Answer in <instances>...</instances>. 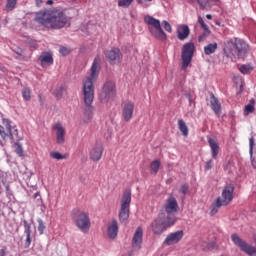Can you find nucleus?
Here are the masks:
<instances>
[{"mask_svg":"<svg viewBox=\"0 0 256 256\" xmlns=\"http://www.w3.org/2000/svg\"><path fill=\"white\" fill-rule=\"evenodd\" d=\"M195 53V44L193 42H188L182 47V70L185 71L193 61V54Z\"/></svg>","mask_w":256,"mask_h":256,"instance_id":"6e6552de","label":"nucleus"},{"mask_svg":"<svg viewBox=\"0 0 256 256\" xmlns=\"http://www.w3.org/2000/svg\"><path fill=\"white\" fill-rule=\"evenodd\" d=\"M144 1H148V2H151V1H153V0H144Z\"/></svg>","mask_w":256,"mask_h":256,"instance_id":"680f3d73","label":"nucleus"},{"mask_svg":"<svg viewBox=\"0 0 256 256\" xmlns=\"http://www.w3.org/2000/svg\"><path fill=\"white\" fill-rule=\"evenodd\" d=\"M180 193L182 195H187V193H189V185L187 184H183L181 187H180Z\"/></svg>","mask_w":256,"mask_h":256,"instance_id":"37998d69","label":"nucleus"},{"mask_svg":"<svg viewBox=\"0 0 256 256\" xmlns=\"http://www.w3.org/2000/svg\"><path fill=\"white\" fill-rule=\"evenodd\" d=\"M217 47H218V45L216 42L206 45L204 47L205 55H213V53H215L217 51Z\"/></svg>","mask_w":256,"mask_h":256,"instance_id":"cd10ccee","label":"nucleus"},{"mask_svg":"<svg viewBox=\"0 0 256 256\" xmlns=\"http://www.w3.org/2000/svg\"><path fill=\"white\" fill-rule=\"evenodd\" d=\"M116 95L115 83L106 82L102 88L100 93V101L101 103H109L113 97Z\"/></svg>","mask_w":256,"mask_h":256,"instance_id":"1a4fd4ad","label":"nucleus"},{"mask_svg":"<svg viewBox=\"0 0 256 256\" xmlns=\"http://www.w3.org/2000/svg\"><path fill=\"white\" fill-rule=\"evenodd\" d=\"M133 3V0H130Z\"/></svg>","mask_w":256,"mask_h":256,"instance_id":"e2e57ef3","label":"nucleus"},{"mask_svg":"<svg viewBox=\"0 0 256 256\" xmlns=\"http://www.w3.org/2000/svg\"><path fill=\"white\" fill-rule=\"evenodd\" d=\"M100 63L101 60L97 56L92 63L90 77H88L83 83L84 103L86 105L84 115L87 119H92L93 112L95 111V108L91 106L93 99H95V88L93 87V83H95V81H97V77H99V72L101 71Z\"/></svg>","mask_w":256,"mask_h":256,"instance_id":"f257e3e1","label":"nucleus"},{"mask_svg":"<svg viewBox=\"0 0 256 256\" xmlns=\"http://www.w3.org/2000/svg\"><path fill=\"white\" fill-rule=\"evenodd\" d=\"M206 19L211 20V19H213V16H212L211 14H207V15H206Z\"/></svg>","mask_w":256,"mask_h":256,"instance_id":"5fc2aeb1","label":"nucleus"},{"mask_svg":"<svg viewBox=\"0 0 256 256\" xmlns=\"http://www.w3.org/2000/svg\"><path fill=\"white\" fill-rule=\"evenodd\" d=\"M14 53L17 55L16 59H23V57H25V55L23 54V49H21L20 47L14 49Z\"/></svg>","mask_w":256,"mask_h":256,"instance_id":"a19ab883","label":"nucleus"},{"mask_svg":"<svg viewBox=\"0 0 256 256\" xmlns=\"http://www.w3.org/2000/svg\"><path fill=\"white\" fill-rule=\"evenodd\" d=\"M209 35H211V30H208V32L205 31L202 35H200L198 37L199 43H201L202 41H205V39H207V37H209Z\"/></svg>","mask_w":256,"mask_h":256,"instance_id":"79ce46f5","label":"nucleus"},{"mask_svg":"<svg viewBox=\"0 0 256 256\" xmlns=\"http://www.w3.org/2000/svg\"><path fill=\"white\" fill-rule=\"evenodd\" d=\"M178 207L177 200L174 197H170L167 199L164 211L167 213L168 217H171L172 213H177Z\"/></svg>","mask_w":256,"mask_h":256,"instance_id":"2eb2a0df","label":"nucleus"},{"mask_svg":"<svg viewBox=\"0 0 256 256\" xmlns=\"http://www.w3.org/2000/svg\"><path fill=\"white\" fill-rule=\"evenodd\" d=\"M107 233L110 239H115V237H117V234L119 233V226L117 225V220H113L112 224L108 226Z\"/></svg>","mask_w":256,"mask_h":256,"instance_id":"5701e85b","label":"nucleus"},{"mask_svg":"<svg viewBox=\"0 0 256 256\" xmlns=\"http://www.w3.org/2000/svg\"><path fill=\"white\" fill-rule=\"evenodd\" d=\"M50 156L52 157V159H57V161H61V159H67L65 155H62L59 152H51Z\"/></svg>","mask_w":256,"mask_h":256,"instance_id":"4c0bfd02","label":"nucleus"},{"mask_svg":"<svg viewBox=\"0 0 256 256\" xmlns=\"http://www.w3.org/2000/svg\"><path fill=\"white\" fill-rule=\"evenodd\" d=\"M208 143L211 148L213 159H217V155H219V144L213 138H208Z\"/></svg>","mask_w":256,"mask_h":256,"instance_id":"393cba45","label":"nucleus"},{"mask_svg":"<svg viewBox=\"0 0 256 256\" xmlns=\"http://www.w3.org/2000/svg\"><path fill=\"white\" fill-rule=\"evenodd\" d=\"M15 153L18 154V157H25V151H23V146L19 142L14 143Z\"/></svg>","mask_w":256,"mask_h":256,"instance_id":"2f4dec72","label":"nucleus"},{"mask_svg":"<svg viewBox=\"0 0 256 256\" xmlns=\"http://www.w3.org/2000/svg\"><path fill=\"white\" fill-rule=\"evenodd\" d=\"M39 197H41V194H39V192H36L34 194V199H39Z\"/></svg>","mask_w":256,"mask_h":256,"instance_id":"864d4df0","label":"nucleus"},{"mask_svg":"<svg viewBox=\"0 0 256 256\" xmlns=\"http://www.w3.org/2000/svg\"><path fill=\"white\" fill-rule=\"evenodd\" d=\"M191 33V30L189 29V26L183 24L178 27L177 30V37L180 41H185L189 37Z\"/></svg>","mask_w":256,"mask_h":256,"instance_id":"aec40b11","label":"nucleus"},{"mask_svg":"<svg viewBox=\"0 0 256 256\" xmlns=\"http://www.w3.org/2000/svg\"><path fill=\"white\" fill-rule=\"evenodd\" d=\"M216 25L221 26V22L216 21Z\"/></svg>","mask_w":256,"mask_h":256,"instance_id":"13d9d810","label":"nucleus"},{"mask_svg":"<svg viewBox=\"0 0 256 256\" xmlns=\"http://www.w3.org/2000/svg\"><path fill=\"white\" fill-rule=\"evenodd\" d=\"M35 21L48 29H61L67 25V15L60 10H41L36 13Z\"/></svg>","mask_w":256,"mask_h":256,"instance_id":"f03ea898","label":"nucleus"},{"mask_svg":"<svg viewBox=\"0 0 256 256\" xmlns=\"http://www.w3.org/2000/svg\"><path fill=\"white\" fill-rule=\"evenodd\" d=\"M17 6V0H7L6 9L8 11H13Z\"/></svg>","mask_w":256,"mask_h":256,"instance_id":"e433bc0d","label":"nucleus"},{"mask_svg":"<svg viewBox=\"0 0 256 256\" xmlns=\"http://www.w3.org/2000/svg\"><path fill=\"white\" fill-rule=\"evenodd\" d=\"M22 96H23L24 101H30L31 100V90L29 88H23Z\"/></svg>","mask_w":256,"mask_h":256,"instance_id":"f704fd0d","label":"nucleus"},{"mask_svg":"<svg viewBox=\"0 0 256 256\" xmlns=\"http://www.w3.org/2000/svg\"><path fill=\"white\" fill-rule=\"evenodd\" d=\"M104 54L110 65H119L123 59V54H121V50H119V48L106 50Z\"/></svg>","mask_w":256,"mask_h":256,"instance_id":"9b49d317","label":"nucleus"},{"mask_svg":"<svg viewBox=\"0 0 256 256\" xmlns=\"http://www.w3.org/2000/svg\"><path fill=\"white\" fill-rule=\"evenodd\" d=\"M232 242L236 247H239L240 250L243 251V253H246L247 255H255L256 253V248L247 244V242L241 237H239L237 234H232L231 235Z\"/></svg>","mask_w":256,"mask_h":256,"instance_id":"9d476101","label":"nucleus"},{"mask_svg":"<svg viewBox=\"0 0 256 256\" xmlns=\"http://www.w3.org/2000/svg\"><path fill=\"white\" fill-rule=\"evenodd\" d=\"M178 127L184 137H187V135H189V128L187 127V124L183 119L178 120Z\"/></svg>","mask_w":256,"mask_h":256,"instance_id":"c85d7f7f","label":"nucleus"},{"mask_svg":"<svg viewBox=\"0 0 256 256\" xmlns=\"http://www.w3.org/2000/svg\"><path fill=\"white\" fill-rule=\"evenodd\" d=\"M235 191V186L233 184L226 185L222 191L221 197L217 198L216 202L212 204L211 214L215 215L219 211V207L229 205L233 201V193Z\"/></svg>","mask_w":256,"mask_h":256,"instance_id":"20e7f679","label":"nucleus"},{"mask_svg":"<svg viewBox=\"0 0 256 256\" xmlns=\"http://www.w3.org/2000/svg\"><path fill=\"white\" fill-rule=\"evenodd\" d=\"M198 23H200V25L204 31H207V33H209V26L207 24H205L203 17H201V16L198 17Z\"/></svg>","mask_w":256,"mask_h":256,"instance_id":"ea45409f","label":"nucleus"},{"mask_svg":"<svg viewBox=\"0 0 256 256\" xmlns=\"http://www.w3.org/2000/svg\"><path fill=\"white\" fill-rule=\"evenodd\" d=\"M135 109V105L133 102H126L123 107V118L124 121H131V118L133 117V111Z\"/></svg>","mask_w":256,"mask_h":256,"instance_id":"f3484780","label":"nucleus"},{"mask_svg":"<svg viewBox=\"0 0 256 256\" xmlns=\"http://www.w3.org/2000/svg\"><path fill=\"white\" fill-rule=\"evenodd\" d=\"M213 168V160L210 159L206 162V165H205V171H209L210 169Z\"/></svg>","mask_w":256,"mask_h":256,"instance_id":"de8ad7c7","label":"nucleus"},{"mask_svg":"<svg viewBox=\"0 0 256 256\" xmlns=\"http://www.w3.org/2000/svg\"><path fill=\"white\" fill-rule=\"evenodd\" d=\"M239 71L243 75H249V73H251L253 71V66H251L250 64H244V65L240 66Z\"/></svg>","mask_w":256,"mask_h":256,"instance_id":"7c9ffc66","label":"nucleus"},{"mask_svg":"<svg viewBox=\"0 0 256 256\" xmlns=\"http://www.w3.org/2000/svg\"><path fill=\"white\" fill-rule=\"evenodd\" d=\"M160 166H161V162H159V160L153 161L150 165L151 171H153V173H155V175H157V173H159Z\"/></svg>","mask_w":256,"mask_h":256,"instance_id":"473e14b6","label":"nucleus"},{"mask_svg":"<svg viewBox=\"0 0 256 256\" xmlns=\"http://www.w3.org/2000/svg\"><path fill=\"white\" fill-rule=\"evenodd\" d=\"M103 156V144L96 142L95 146L90 151V159L92 161H99Z\"/></svg>","mask_w":256,"mask_h":256,"instance_id":"dca6fc26","label":"nucleus"},{"mask_svg":"<svg viewBox=\"0 0 256 256\" xmlns=\"http://www.w3.org/2000/svg\"><path fill=\"white\" fill-rule=\"evenodd\" d=\"M183 235V230L170 233L164 240V245H176V243H179L183 239Z\"/></svg>","mask_w":256,"mask_h":256,"instance_id":"f8f14e48","label":"nucleus"},{"mask_svg":"<svg viewBox=\"0 0 256 256\" xmlns=\"http://www.w3.org/2000/svg\"><path fill=\"white\" fill-rule=\"evenodd\" d=\"M175 221V217L172 216H167L165 220L161 219V216H159V218L151 223L152 233H154V235H161V233L167 231L169 227H173Z\"/></svg>","mask_w":256,"mask_h":256,"instance_id":"0eeeda50","label":"nucleus"},{"mask_svg":"<svg viewBox=\"0 0 256 256\" xmlns=\"http://www.w3.org/2000/svg\"><path fill=\"white\" fill-rule=\"evenodd\" d=\"M46 5H53V0H48V1L46 2Z\"/></svg>","mask_w":256,"mask_h":256,"instance_id":"4d7b16f0","label":"nucleus"},{"mask_svg":"<svg viewBox=\"0 0 256 256\" xmlns=\"http://www.w3.org/2000/svg\"><path fill=\"white\" fill-rule=\"evenodd\" d=\"M210 105L215 115H221V103H219V99H217L213 93L210 94Z\"/></svg>","mask_w":256,"mask_h":256,"instance_id":"412c9836","label":"nucleus"},{"mask_svg":"<svg viewBox=\"0 0 256 256\" xmlns=\"http://www.w3.org/2000/svg\"><path fill=\"white\" fill-rule=\"evenodd\" d=\"M212 1H214V3H217V1H219V0H212Z\"/></svg>","mask_w":256,"mask_h":256,"instance_id":"052dcab7","label":"nucleus"},{"mask_svg":"<svg viewBox=\"0 0 256 256\" xmlns=\"http://www.w3.org/2000/svg\"><path fill=\"white\" fill-rule=\"evenodd\" d=\"M2 123L5 125L6 130L8 131V137H10V139H17L18 141H21V137H19V130L11 126V120L3 118Z\"/></svg>","mask_w":256,"mask_h":256,"instance_id":"ddd939ff","label":"nucleus"},{"mask_svg":"<svg viewBox=\"0 0 256 256\" xmlns=\"http://www.w3.org/2000/svg\"><path fill=\"white\" fill-rule=\"evenodd\" d=\"M187 98H188V101H189V103L191 105V103H193V98L191 97L190 94H187Z\"/></svg>","mask_w":256,"mask_h":256,"instance_id":"603ef678","label":"nucleus"},{"mask_svg":"<svg viewBox=\"0 0 256 256\" xmlns=\"http://www.w3.org/2000/svg\"><path fill=\"white\" fill-rule=\"evenodd\" d=\"M64 91H65V86H60L58 89L54 91V95H56L57 99H61L63 97Z\"/></svg>","mask_w":256,"mask_h":256,"instance_id":"58836bf2","label":"nucleus"},{"mask_svg":"<svg viewBox=\"0 0 256 256\" xmlns=\"http://www.w3.org/2000/svg\"><path fill=\"white\" fill-rule=\"evenodd\" d=\"M36 1V5H41V3H43V0H35Z\"/></svg>","mask_w":256,"mask_h":256,"instance_id":"6e6d98bb","label":"nucleus"},{"mask_svg":"<svg viewBox=\"0 0 256 256\" xmlns=\"http://www.w3.org/2000/svg\"><path fill=\"white\" fill-rule=\"evenodd\" d=\"M131 3H133L131 0H119L118 7H122L123 9H129V7H131Z\"/></svg>","mask_w":256,"mask_h":256,"instance_id":"72a5a7b5","label":"nucleus"},{"mask_svg":"<svg viewBox=\"0 0 256 256\" xmlns=\"http://www.w3.org/2000/svg\"><path fill=\"white\" fill-rule=\"evenodd\" d=\"M59 53H61V55H69L70 50L69 48L65 47V46H60L59 48Z\"/></svg>","mask_w":256,"mask_h":256,"instance_id":"c03bdc74","label":"nucleus"},{"mask_svg":"<svg viewBox=\"0 0 256 256\" xmlns=\"http://www.w3.org/2000/svg\"><path fill=\"white\" fill-rule=\"evenodd\" d=\"M199 5H201V7H203V2L198 1Z\"/></svg>","mask_w":256,"mask_h":256,"instance_id":"bf43d9fd","label":"nucleus"},{"mask_svg":"<svg viewBox=\"0 0 256 256\" xmlns=\"http://www.w3.org/2000/svg\"><path fill=\"white\" fill-rule=\"evenodd\" d=\"M141 243H143V229H141V227H138L132 238L133 249L135 251H139V249H141Z\"/></svg>","mask_w":256,"mask_h":256,"instance_id":"4468645a","label":"nucleus"},{"mask_svg":"<svg viewBox=\"0 0 256 256\" xmlns=\"http://www.w3.org/2000/svg\"><path fill=\"white\" fill-rule=\"evenodd\" d=\"M253 147H255V138L251 137L249 139V155H250L252 167L256 169V161L253 159Z\"/></svg>","mask_w":256,"mask_h":256,"instance_id":"bb28decb","label":"nucleus"},{"mask_svg":"<svg viewBox=\"0 0 256 256\" xmlns=\"http://www.w3.org/2000/svg\"><path fill=\"white\" fill-rule=\"evenodd\" d=\"M0 256H7V250L0 249Z\"/></svg>","mask_w":256,"mask_h":256,"instance_id":"3c124183","label":"nucleus"},{"mask_svg":"<svg viewBox=\"0 0 256 256\" xmlns=\"http://www.w3.org/2000/svg\"><path fill=\"white\" fill-rule=\"evenodd\" d=\"M37 223H38V231H39L40 235H43V233L46 229L45 222H43V219L38 218Z\"/></svg>","mask_w":256,"mask_h":256,"instance_id":"c9c22d12","label":"nucleus"},{"mask_svg":"<svg viewBox=\"0 0 256 256\" xmlns=\"http://www.w3.org/2000/svg\"><path fill=\"white\" fill-rule=\"evenodd\" d=\"M23 225H24V233L26 235L25 246L30 247V245H31V233H32L31 224L27 220H24Z\"/></svg>","mask_w":256,"mask_h":256,"instance_id":"4be33fe9","label":"nucleus"},{"mask_svg":"<svg viewBox=\"0 0 256 256\" xmlns=\"http://www.w3.org/2000/svg\"><path fill=\"white\" fill-rule=\"evenodd\" d=\"M156 39H159V41H165L167 39V34L165 31H163V28L161 26L159 28H156L155 30L151 29L150 32Z\"/></svg>","mask_w":256,"mask_h":256,"instance_id":"b1692460","label":"nucleus"},{"mask_svg":"<svg viewBox=\"0 0 256 256\" xmlns=\"http://www.w3.org/2000/svg\"><path fill=\"white\" fill-rule=\"evenodd\" d=\"M144 21L145 23H147V25H149L148 29L150 33H151V29L155 31V29H159L161 27V21H159V19L153 18V16L146 15L144 17Z\"/></svg>","mask_w":256,"mask_h":256,"instance_id":"6ab92c4d","label":"nucleus"},{"mask_svg":"<svg viewBox=\"0 0 256 256\" xmlns=\"http://www.w3.org/2000/svg\"><path fill=\"white\" fill-rule=\"evenodd\" d=\"M255 111V99H251L249 104H247L244 108V115L247 117V115L253 113Z\"/></svg>","mask_w":256,"mask_h":256,"instance_id":"c756f323","label":"nucleus"},{"mask_svg":"<svg viewBox=\"0 0 256 256\" xmlns=\"http://www.w3.org/2000/svg\"><path fill=\"white\" fill-rule=\"evenodd\" d=\"M137 3H138L139 5H143V7H145V8L149 7V4L144 3L143 0H137Z\"/></svg>","mask_w":256,"mask_h":256,"instance_id":"09e8293b","label":"nucleus"},{"mask_svg":"<svg viewBox=\"0 0 256 256\" xmlns=\"http://www.w3.org/2000/svg\"><path fill=\"white\" fill-rule=\"evenodd\" d=\"M207 248L210 249V250L215 249V242L208 243Z\"/></svg>","mask_w":256,"mask_h":256,"instance_id":"8fccbe9b","label":"nucleus"},{"mask_svg":"<svg viewBox=\"0 0 256 256\" xmlns=\"http://www.w3.org/2000/svg\"><path fill=\"white\" fill-rule=\"evenodd\" d=\"M0 136L2 137V139L9 137V134L5 132V127H3L2 125H0Z\"/></svg>","mask_w":256,"mask_h":256,"instance_id":"49530a36","label":"nucleus"},{"mask_svg":"<svg viewBox=\"0 0 256 256\" xmlns=\"http://www.w3.org/2000/svg\"><path fill=\"white\" fill-rule=\"evenodd\" d=\"M162 25H164L165 31H167L168 33H171V31H172L171 24H169V22L167 20H164L162 22Z\"/></svg>","mask_w":256,"mask_h":256,"instance_id":"a18cd8bd","label":"nucleus"},{"mask_svg":"<svg viewBox=\"0 0 256 256\" xmlns=\"http://www.w3.org/2000/svg\"><path fill=\"white\" fill-rule=\"evenodd\" d=\"M71 217L80 231L83 233H87V231H89V228L91 227V220L89 219L88 213L81 211L79 208H75L72 210Z\"/></svg>","mask_w":256,"mask_h":256,"instance_id":"39448f33","label":"nucleus"},{"mask_svg":"<svg viewBox=\"0 0 256 256\" xmlns=\"http://www.w3.org/2000/svg\"><path fill=\"white\" fill-rule=\"evenodd\" d=\"M39 61L41 62V65H53V56L47 52H44L39 57Z\"/></svg>","mask_w":256,"mask_h":256,"instance_id":"a878e982","label":"nucleus"},{"mask_svg":"<svg viewBox=\"0 0 256 256\" xmlns=\"http://www.w3.org/2000/svg\"><path fill=\"white\" fill-rule=\"evenodd\" d=\"M223 51L228 59L237 62L238 59H245L249 55V44L243 39L234 38L227 42Z\"/></svg>","mask_w":256,"mask_h":256,"instance_id":"7ed1b4c3","label":"nucleus"},{"mask_svg":"<svg viewBox=\"0 0 256 256\" xmlns=\"http://www.w3.org/2000/svg\"><path fill=\"white\" fill-rule=\"evenodd\" d=\"M129 207H131V189L124 191L119 211V221L122 225L129 223Z\"/></svg>","mask_w":256,"mask_h":256,"instance_id":"423d86ee","label":"nucleus"},{"mask_svg":"<svg viewBox=\"0 0 256 256\" xmlns=\"http://www.w3.org/2000/svg\"><path fill=\"white\" fill-rule=\"evenodd\" d=\"M54 129L56 131V141L58 145H63V143H65V128H63L60 123H57Z\"/></svg>","mask_w":256,"mask_h":256,"instance_id":"a211bd4d","label":"nucleus"}]
</instances>
